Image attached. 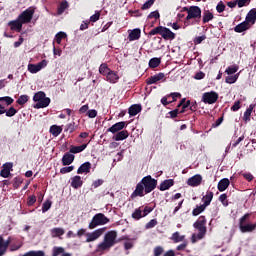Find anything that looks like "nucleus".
Instances as JSON below:
<instances>
[{"label": "nucleus", "instance_id": "nucleus-30", "mask_svg": "<svg viewBox=\"0 0 256 256\" xmlns=\"http://www.w3.org/2000/svg\"><path fill=\"white\" fill-rule=\"evenodd\" d=\"M111 71L112 70L109 68L107 63H102L99 67V73H100V75H103L104 77H107Z\"/></svg>", "mask_w": 256, "mask_h": 256}, {"label": "nucleus", "instance_id": "nucleus-55", "mask_svg": "<svg viewBox=\"0 0 256 256\" xmlns=\"http://www.w3.org/2000/svg\"><path fill=\"white\" fill-rule=\"evenodd\" d=\"M4 171H8L11 173V170L13 169V163L11 162H6L5 164H3V168Z\"/></svg>", "mask_w": 256, "mask_h": 256}, {"label": "nucleus", "instance_id": "nucleus-63", "mask_svg": "<svg viewBox=\"0 0 256 256\" xmlns=\"http://www.w3.org/2000/svg\"><path fill=\"white\" fill-rule=\"evenodd\" d=\"M9 175H11V172H9L8 170H4L2 168V170L0 172V176L3 177L4 179H7L9 177Z\"/></svg>", "mask_w": 256, "mask_h": 256}, {"label": "nucleus", "instance_id": "nucleus-32", "mask_svg": "<svg viewBox=\"0 0 256 256\" xmlns=\"http://www.w3.org/2000/svg\"><path fill=\"white\" fill-rule=\"evenodd\" d=\"M63 131V128L61 126L53 125L50 127V133L53 135V137H59Z\"/></svg>", "mask_w": 256, "mask_h": 256}, {"label": "nucleus", "instance_id": "nucleus-1", "mask_svg": "<svg viewBox=\"0 0 256 256\" xmlns=\"http://www.w3.org/2000/svg\"><path fill=\"white\" fill-rule=\"evenodd\" d=\"M157 187V180L151 177V175L145 176L142 180L136 185L134 192L131 194V198L135 197H144L145 194L155 191Z\"/></svg>", "mask_w": 256, "mask_h": 256}, {"label": "nucleus", "instance_id": "nucleus-23", "mask_svg": "<svg viewBox=\"0 0 256 256\" xmlns=\"http://www.w3.org/2000/svg\"><path fill=\"white\" fill-rule=\"evenodd\" d=\"M173 185H175V181L173 179L164 180L160 184L159 189L160 191H167V189H171Z\"/></svg>", "mask_w": 256, "mask_h": 256}, {"label": "nucleus", "instance_id": "nucleus-35", "mask_svg": "<svg viewBox=\"0 0 256 256\" xmlns=\"http://www.w3.org/2000/svg\"><path fill=\"white\" fill-rule=\"evenodd\" d=\"M253 113V105H250L249 108L244 112L243 120L245 123H248V121H251V114Z\"/></svg>", "mask_w": 256, "mask_h": 256}, {"label": "nucleus", "instance_id": "nucleus-11", "mask_svg": "<svg viewBox=\"0 0 256 256\" xmlns=\"http://www.w3.org/2000/svg\"><path fill=\"white\" fill-rule=\"evenodd\" d=\"M106 229L107 228L103 227L88 233L86 236V243H93V241H97V239L105 233Z\"/></svg>", "mask_w": 256, "mask_h": 256}, {"label": "nucleus", "instance_id": "nucleus-10", "mask_svg": "<svg viewBox=\"0 0 256 256\" xmlns=\"http://www.w3.org/2000/svg\"><path fill=\"white\" fill-rule=\"evenodd\" d=\"M217 99H219V94H217V92L215 91L205 92L202 95L203 103H206L208 105H213V103H217Z\"/></svg>", "mask_w": 256, "mask_h": 256}, {"label": "nucleus", "instance_id": "nucleus-36", "mask_svg": "<svg viewBox=\"0 0 256 256\" xmlns=\"http://www.w3.org/2000/svg\"><path fill=\"white\" fill-rule=\"evenodd\" d=\"M68 8L69 2H67V0L62 1L58 7V15H63V13H65V10Z\"/></svg>", "mask_w": 256, "mask_h": 256}, {"label": "nucleus", "instance_id": "nucleus-47", "mask_svg": "<svg viewBox=\"0 0 256 256\" xmlns=\"http://www.w3.org/2000/svg\"><path fill=\"white\" fill-rule=\"evenodd\" d=\"M4 113H6V117H14V115H17V109L10 107L9 110H6Z\"/></svg>", "mask_w": 256, "mask_h": 256}, {"label": "nucleus", "instance_id": "nucleus-19", "mask_svg": "<svg viewBox=\"0 0 256 256\" xmlns=\"http://www.w3.org/2000/svg\"><path fill=\"white\" fill-rule=\"evenodd\" d=\"M251 24L247 23L246 20L241 22L240 24L234 27L235 33H243V31H247V29H251Z\"/></svg>", "mask_w": 256, "mask_h": 256}, {"label": "nucleus", "instance_id": "nucleus-28", "mask_svg": "<svg viewBox=\"0 0 256 256\" xmlns=\"http://www.w3.org/2000/svg\"><path fill=\"white\" fill-rule=\"evenodd\" d=\"M203 204L206 207H209L211 205V201H213V192L208 191L206 192V195L202 198Z\"/></svg>", "mask_w": 256, "mask_h": 256}, {"label": "nucleus", "instance_id": "nucleus-22", "mask_svg": "<svg viewBox=\"0 0 256 256\" xmlns=\"http://www.w3.org/2000/svg\"><path fill=\"white\" fill-rule=\"evenodd\" d=\"M119 79V74L113 70L106 76V81H108V83H112L113 85L117 83Z\"/></svg>", "mask_w": 256, "mask_h": 256}, {"label": "nucleus", "instance_id": "nucleus-41", "mask_svg": "<svg viewBox=\"0 0 256 256\" xmlns=\"http://www.w3.org/2000/svg\"><path fill=\"white\" fill-rule=\"evenodd\" d=\"M159 65H161V59H159V58L150 59L149 67H151L152 69H155V68L159 67Z\"/></svg>", "mask_w": 256, "mask_h": 256}, {"label": "nucleus", "instance_id": "nucleus-18", "mask_svg": "<svg viewBox=\"0 0 256 256\" xmlns=\"http://www.w3.org/2000/svg\"><path fill=\"white\" fill-rule=\"evenodd\" d=\"M128 33L129 41H138V39H141V29L139 28L129 30Z\"/></svg>", "mask_w": 256, "mask_h": 256}, {"label": "nucleus", "instance_id": "nucleus-58", "mask_svg": "<svg viewBox=\"0 0 256 256\" xmlns=\"http://www.w3.org/2000/svg\"><path fill=\"white\" fill-rule=\"evenodd\" d=\"M159 17H161L159 11H153L148 15V19H159Z\"/></svg>", "mask_w": 256, "mask_h": 256}, {"label": "nucleus", "instance_id": "nucleus-6", "mask_svg": "<svg viewBox=\"0 0 256 256\" xmlns=\"http://www.w3.org/2000/svg\"><path fill=\"white\" fill-rule=\"evenodd\" d=\"M149 34L161 35L163 39H175V33H173L169 28L163 26H158L152 29Z\"/></svg>", "mask_w": 256, "mask_h": 256}, {"label": "nucleus", "instance_id": "nucleus-57", "mask_svg": "<svg viewBox=\"0 0 256 256\" xmlns=\"http://www.w3.org/2000/svg\"><path fill=\"white\" fill-rule=\"evenodd\" d=\"M236 81H237V75L226 77V83H229L230 85H232V83H235Z\"/></svg>", "mask_w": 256, "mask_h": 256}, {"label": "nucleus", "instance_id": "nucleus-45", "mask_svg": "<svg viewBox=\"0 0 256 256\" xmlns=\"http://www.w3.org/2000/svg\"><path fill=\"white\" fill-rule=\"evenodd\" d=\"M51 209V201L46 200L42 205V213H47Z\"/></svg>", "mask_w": 256, "mask_h": 256}, {"label": "nucleus", "instance_id": "nucleus-51", "mask_svg": "<svg viewBox=\"0 0 256 256\" xmlns=\"http://www.w3.org/2000/svg\"><path fill=\"white\" fill-rule=\"evenodd\" d=\"M207 39V36L202 35V36H198L194 39V43L195 45H201V43H203V41H205Z\"/></svg>", "mask_w": 256, "mask_h": 256}, {"label": "nucleus", "instance_id": "nucleus-34", "mask_svg": "<svg viewBox=\"0 0 256 256\" xmlns=\"http://www.w3.org/2000/svg\"><path fill=\"white\" fill-rule=\"evenodd\" d=\"M87 149V144H82L80 146H71L70 153H81Z\"/></svg>", "mask_w": 256, "mask_h": 256}, {"label": "nucleus", "instance_id": "nucleus-24", "mask_svg": "<svg viewBox=\"0 0 256 256\" xmlns=\"http://www.w3.org/2000/svg\"><path fill=\"white\" fill-rule=\"evenodd\" d=\"M71 187H73V189L83 187V180H81V176H74L71 178Z\"/></svg>", "mask_w": 256, "mask_h": 256}, {"label": "nucleus", "instance_id": "nucleus-48", "mask_svg": "<svg viewBox=\"0 0 256 256\" xmlns=\"http://www.w3.org/2000/svg\"><path fill=\"white\" fill-rule=\"evenodd\" d=\"M0 100H2V103H5V107H7V105H11L14 101L13 98L9 96L1 97Z\"/></svg>", "mask_w": 256, "mask_h": 256}, {"label": "nucleus", "instance_id": "nucleus-56", "mask_svg": "<svg viewBox=\"0 0 256 256\" xmlns=\"http://www.w3.org/2000/svg\"><path fill=\"white\" fill-rule=\"evenodd\" d=\"M163 247L157 246L154 248V256H161L163 254Z\"/></svg>", "mask_w": 256, "mask_h": 256}, {"label": "nucleus", "instance_id": "nucleus-8", "mask_svg": "<svg viewBox=\"0 0 256 256\" xmlns=\"http://www.w3.org/2000/svg\"><path fill=\"white\" fill-rule=\"evenodd\" d=\"M186 11L188 13L186 21L194 19L195 23H199V20L201 19V8L198 6H191L190 8H187Z\"/></svg>", "mask_w": 256, "mask_h": 256}, {"label": "nucleus", "instance_id": "nucleus-17", "mask_svg": "<svg viewBox=\"0 0 256 256\" xmlns=\"http://www.w3.org/2000/svg\"><path fill=\"white\" fill-rule=\"evenodd\" d=\"M11 31H17V33H21V29H23V24L19 19L12 20L8 23Z\"/></svg>", "mask_w": 256, "mask_h": 256}, {"label": "nucleus", "instance_id": "nucleus-61", "mask_svg": "<svg viewBox=\"0 0 256 256\" xmlns=\"http://www.w3.org/2000/svg\"><path fill=\"white\" fill-rule=\"evenodd\" d=\"M186 248H187V241L184 240V241H182V244L177 246L176 250L177 251H184V249H186Z\"/></svg>", "mask_w": 256, "mask_h": 256}, {"label": "nucleus", "instance_id": "nucleus-3", "mask_svg": "<svg viewBox=\"0 0 256 256\" xmlns=\"http://www.w3.org/2000/svg\"><path fill=\"white\" fill-rule=\"evenodd\" d=\"M206 223L207 220L205 219V216H200L199 219L194 223L193 227L194 229H197L199 233L197 235H192V243H197V241L205 237V234L207 233V227L205 226Z\"/></svg>", "mask_w": 256, "mask_h": 256}, {"label": "nucleus", "instance_id": "nucleus-2", "mask_svg": "<svg viewBox=\"0 0 256 256\" xmlns=\"http://www.w3.org/2000/svg\"><path fill=\"white\" fill-rule=\"evenodd\" d=\"M117 243V231L111 230L104 235V239L97 245L96 253H103L109 251Z\"/></svg>", "mask_w": 256, "mask_h": 256}, {"label": "nucleus", "instance_id": "nucleus-50", "mask_svg": "<svg viewBox=\"0 0 256 256\" xmlns=\"http://www.w3.org/2000/svg\"><path fill=\"white\" fill-rule=\"evenodd\" d=\"M236 1H237V6L239 8L247 7V5H249V3H251V0H236Z\"/></svg>", "mask_w": 256, "mask_h": 256}, {"label": "nucleus", "instance_id": "nucleus-21", "mask_svg": "<svg viewBox=\"0 0 256 256\" xmlns=\"http://www.w3.org/2000/svg\"><path fill=\"white\" fill-rule=\"evenodd\" d=\"M231 185V181H229L228 178H223L218 182V191L223 192L226 191V189Z\"/></svg>", "mask_w": 256, "mask_h": 256}, {"label": "nucleus", "instance_id": "nucleus-37", "mask_svg": "<svg viewBox=\"0 0 256 256\" xmlns=\"http://www.w3.org/2000/svg\"><path fill=\"white\" fill-rule=\"evenodd\" d=\"M205 209H207V206H204V204L196 206V208H194L192 211V215L194 217H197V215H201V213H203V211H205Z\"/></svg>", "mask_w": 256, "mask_h": 256}, {"label": "nucleus", "instance_id": "nucleus-40", "mask_svg": "<svg viewBox=\"0 0 256 256\" xmlns=\"http://www.w3.org/2000/svg\"><path fill=\"white\" fill-rule=\"evenodd\" d=\"M65 253V248L54 246L52 249V256H59Z\"/></svg>", "mask_w": 256, "mask_h": 256}, {"label": "nucleus", "instance_id": "nucleus-49", "mask_svg": "<svg viewBox=\"0 0 256 256\" xmlns=\"http://www.w3.org/2000/svg\"><path fill=\"white\" fill-rule=\"evenodd\" d=\"M155 3V0H148L146 1L143 5H142V9L146 10V9H151V7H153V4Z\"/></svg>", "mask_w": 256, "mask_h": 256}, {"label": "nucleus", "instance_id": "nucleus-14", "mask_svg": "<svg viewBox=\"0 0 256 256\" xmlns=\"http://www.w3.org/2000/svg\"><path fill=\"white\" fill-rule=\"evenodd\" d=\"M159 81H165V73L160 72L158 74H155L151 77H149L146 80L147 85H155V83H159Z\"/></svg>", "mask_w": 256, "mask_h": 256}, {"label": "nucleus", "instance_id": "nucleus-39", "mask_svg": "<svg viewBox=\"0 0 256 256\" xmlns=\"http://www.w3.org/2000/svg\"><path fill=\"white\" fill-rule=\"evenodd\" d=\"M63 39H67V33L65 32H58L55 35V41L58 45H61V41H63Z\"/></svg>", "mask_w": 256, "mask_h": 256}, {"label": "nucleus", "instance_id": "nucleus-46", "mask_svg": "<svg viewBox=\"0 0 256 256\" xmlns=\"http://www.w3.org/2000/svg\"><path fill=\"white\" fill-rule=\"evenodd\" d=\"M236 71H239V66H237V65L230 66V67H228V68L226 69L227 75H234V73H235Z\"/></svg>", "mask_w": 256, "mask_h": 256}, {"label": "nucleus", "instance_id": "nucleus-29", "mask_svg": "<svg viewBox=\"0 0 256 256\" xmlns=\"http://www.w3.org/2000/svg\"><path fill=\"white\" fill-rule=\"evenodd\" d=\"M170 239L173 243H182L185 241V235H181L179 232H174Z\"/></svg>", "mask_w": 256, "mask_h": 256}, {"label": "nucleus", "instance_id": "nucleus-60", "mask_svg": "<svg viewBox=\"0 0 256 256\" xmlns=\"http://www.w3.org/2000/svg\"><path fill=\"white\" fill-rule=\"evenodd\" d=\"M87 115L90 119H95V117H97V110L95 109L88 110Z\"/></svg>", "mask_w": 256, "mask_h": 256}, {"label": "nucleus", "instance_id": "nucleus-7", "mask_svg": "<svg viewBox=\"0 0 256 256\" xmlns=\"http://www.w3.org/2000/svg\"><path fill=\"white\" fill-rule=\"evenodd\" d=\"M251 214L246 213L244 216H242L239 220V229L241 231V233H251L253 231H255L256 229V223L254 224H244L245 221H247V219H249V216Z\"/></svg>", "mask_w": 256, "mask_h": 256}, {"label": "nucleus", "instance_id": "nucleus-13", "mask_svg": "<svg viewBox=\"0 0 256 256\" xmlns=\"http://www.w3.org/2000/svg\"><path fill=\"white\" fill-rule=\"evenodd\" d=\"M201 183H203V176L200 174H196L187 180V185H189V187H199Z\"/></svg>", "mask_w": 256, "mask_h": 256}, {"label": "nucleus", "instance_id": "nucleus-33", "mask_svg": "<svg viewBox=\"0 0 256 256\" xmlns=\"http://www.w3.org/2000/svg\"><path fill=\"white\" fill-rule=\"evenodd\" d=\"M213 14L209 10H205L203 12L202 22L203 23H209V21H213Z\"/></svg>", "mask_w": 256, "mask_h": 256}, {"label": "nucleus", "instance_id": "nucleus-16", "mask_svg": "<svg viewBox=\"0 0 256 256\" xmlns=\"http://www.w3.org/2000/svg\"><path fill=\"white\" fill-rule=\"evenodd\" d=\"M245 21L253 27L256 23V8L251 9L246 15Z\"/></svg>", "mask_w": 256, "mask_h": 256}, {"label": "nucleus", "instance_id": "nucleus-31", "mask_svg": "<svg viewBox=\"0 0 256 256\" xmlns=\"http://www.w3.org/2000/svg\"><path fill=\"white\" fill-rule=\"evenodd\" d=\"M51 237H61L65 235V229L63 228H52L50 230Z\"/></svg>", "mask_w": 256, "mask_h": 256}, {"label": "nucleus", "instance_id": "nucleus-54", "mask_svg": "<svg viewBox=\"0 0 256 256\" xmlns=\"http://www.w3.org/2000/svg\"><path fill=\"white\" fill-rule=\"evenodd\" d=\"M157 225V219H152L146 224V229H153Z\"/></svg>", "mask_w": 256, "mask_h": 256}, {"label": "nucleus", "instance_id": "nucleus-52", "mask_svg": "<svg viewBox=\"0 0 256 256\" xmlns=\"http://www.w3.org/2000/svg\"><path fill=\"white\" fill-rule=\"evenodd\" d=\"M73 169H75V166L63 167L60 169V173H62V175H65V173H71Z\"/></svg>", "mask_w": 256, "mask_h": 256}, {"label": "nucleus", "instance_id": "nucleus-15", "mask_svg": "<svg viewBox=\"0 0 256 256\" xmlns=\"http://www.w3.org/2000/svg\"><path fill=\"white\" fill-rule=\"evenodd\" d=\"M125 127H127V122H117L116 124L112 125L110 128H108V132L109 133H113V135H115V133H119L121 131H123V129H125Z\"/></svg>", "mask_w": 256, "mask_h": 256}, {"label": "nucleus", "instance_id": "nucleus-20", "mask_svg": "<svg viewBox=\"0 0 256 256\" xmlns=\"http://www.w3.org/2000/svg\"><path fill=\"white\" fill-rule=\"evenodd\" d=\"M129 137V132L127 130H122L117 132L113 137V141H125Z\"/></svg>", "mask_w": 256, "mask_h": 256}, {"label": "nucleus", "instance_id": "nucleus-62", "mask_svg": "<svg viewBox=\"0 0 256 256\" xmlns=\"http://www.w3.org/2000/svg\"><path fill=\"white\" fill-rule=\"evenodd\" d=\"M216 10L218 13H223V11H225V4H223L222 2L218 3V5L216 6Z\"/></svg>", "mask_w": 256, "mask_h": 256}, {"label": "nucleus", "instance_id": "nucleus-27", "mask_svg": "<svg viewBox=\"0 0 256 256\" xmlns=\"http://www.w3.org/2000/svg\"><path fill=\"white\" fill-rule=\"evenodd\" d=\"M73 161H75V156L73 154L66 153L62 157V165L64 166L71 165Z\"/></svg>", "mask_w": 256, "mask_h": 256}, {"label": "nucleus", "instance_id": "nucleus-42", "mask_svg": "<svg viewBox=\"0 0 256 256\" xmlns=\"http://www.w3.org/2000/svg\"><path fill=\"white\" fill-rule=\"evenodd\" d=\"M11 243V241L7 240H3V236H0V250L2 251H7L9 244Z\"/></svg>", "mask_w": 256, "mask_h": 256}, {"label": "nucleus", "instance_id": "nucleus-44", "mask_svg": "<svg viewBox=\"0 0 256 256\" xmlns=\"http://www.w3.org/2000/svg\"><path fill=\"white\" fill-rule=\"evenodd\" d=\"M219 201L222 203L223 207L229 206V202L227 201V194H221L219 196Z\"/></svg>", "mask_w": 256, "mask_h": 256}, {"label": "nucleus", "instance_id": "nucleus-25", "mask_svg": "<svg viewBox=\"0 0 256 256\" xmlns=\"http://www.w3.org/2000/svg\"><path fill=\"white\" fill-rule=\"evenodd\" d=\"M141 104H134L128 109V113L130 117H135V115H139L141 113Z\"/></svg>", "mask_w": 256, "mask_h": 256}, {"label": "nucleus", "instance_id": "nucleus-38", "mask_svg": "<svg viewBox=\"0 0 256 256\" xmlns=\"http://www.w3.org/2000/svg\"><path fill=\"white\" fill-rule=\"evenodd\" d=\"M190 105H191V101L188 100L187 102H185V98L182 99L178 104V107H182V110L180 111V113H185Z\"/></svg>", "mask_w": 256, "mask_h": 256}, {"label": "nucleus", "instance_id": "nucleus-5", "mask_svg": "<svg viewBox=\"0 0 256 256\" xmlns=\"http://www.w3.org/2000/svg\"><path fill=\"white\" fill-rule=\"evenodd\" d=\"M109 218L103 213H97L93 216L91 222L88 225V229H96V227H101V225H107L109 223Z\"/></svg>", "mask_w": 256, "mask_h": 256}, {"label": "nucleus", "instance_id": "nucleus-26", "mask_svg": "<svg viewBox=\"0 0 256 256\" xmlns=\"http://www.w3.org/2000/svg\"><path fill=\"white\" fill-rule=\"evenodd\" d=\"M91 171V162H85L83 163L77 170L78 175H81L83 173H90Z\"/></svg>", "mask_w": 256, "mask_h": 256}, {"label": "nucleus", "instance_id": "nucleus-12", "mask_svg": "<svg viewBox=\"0 0 256 256\" xmlns=\"http://www.w3.org/2000/svg\"><path fill=\"white\" fill-rule=\"evenodd\" d=\"M48 63L49 62L47 60H42L37 64H28V71L32 74L39 73L41 69H45V67H47Z\"/></svg>", "mask_w": 256, "mask_h": 256}, {"label": "nucleus", "instance_id": "nucleus-4", "mask_svg": "<svg viewBox=\"0 0 256 256\" xmlns=\"http://www.w3.org/2000/svg\"><path fill=\"white\" fill-rule=\"evenodd\" d=\"M33 101L35 104V109H45V107H49L51 103V99L49 97H45L44 92H37L33 96Z\"/></svg>", "mask_w": 256, "mask_h": 256}, {"label": "nucleus", "instance_id": "nucleus-64", "mask_svg": "<svg viewBox=\"0 0 256 256\" xmlns=\"http://www.w3.org/2000/svg\"><path fill=\"white\" fill-rule=\"evenodd\" d=\"M37 201V198L35 197V196H30L29 198H28V205H29V207H31V205H35V202Z\"/></svg>", "mask_w": 256, "mask_h": 256}, {"label": "nucleus", "instance_id": "nucleus-9", "mask_svg": "<svg viewBox=\"0 0 256 256\" xmlns=\"http://www.w3.org/2000/svg\"><path fill=\"white\" fill-rule=\"evenodd\" d=\"M33 15H35V8L29 7L18 16V19L20 22H22V25H25L27 23H31Z\"/></svg>", "mask_w": 256, "mask_h": 256}, {"label": "nucleus", "instance_id": "nucleus-53", "mask_svg": "<svg viewBox=\"0 0 256 256\" xmlns=\"http://www.w3.org/2000/svg\"><path fill=\"white\" fill-rule=\"evenodd\" d=\"M141 217H143V215H142V212L140 209H136L134 211V213L132 214L133 219L139 220V219H141Z\"/></svg>", "mask_w": 256, "mask_h": 256}, {"label": "nucleus", "instance_id": "nucleus-59", "mask_svg": "<svg viewBox=\"0 0 256 256\" xmlns=\"http://www.w3.org/2000/svg\"><path fill=\"white\" fill-rule=\"evenodd\" d=\"M101 17V14L99 12H96L94 15L90 17V21L92 23H97L99 21V18Z\"/></svg>", "mask_w": 256, "mask_h": 256}, {"label": "nucleus", "instance_id": "nucleus-43", "mask_svg": "<svg viewBox=\"0 0 256 256\" xmlns=\"http://www.w3.org/2000/svg\"><path fill=\"white\" fill-rule=\"evenodd\" d=\"M27 101H29V96L21 95V96H19L17 103H18V105H25V103H27Z\"/></svg>", "mask_w": 256, "mask_h": 256}]
</instances>
